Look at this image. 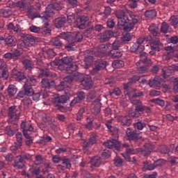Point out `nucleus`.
<instances>
[{
    "label": "nucleus",
    "instance_id": "obj_12",
    "mask_svg": "<svg viewBox=\"0 0 178 178\" xmlns=\"http://www.w3.org/2000/svg\"><path fill=\"white\" fill-rule=\"evenodd\" d=\"M165 70H163L162 74L163 79H166L169 77V76H172V74H175V72H178V65H168L165 67Z\"/></svg>",
    "mask_w": 178,
    "mask_h": 178
},
{
    "label": "nucleus",
    "instance_id": "obj_33",
    "mask_svg": "<svg viewBox=\"0 0 178 178\" xmlns=\"http://www.w3.org/2000/svg\"><path fill=\"white\" fill-rule=\"evenodd\" d=\"M95 98H97V91L95 90H89L86 97L87 102H92V100L95 99Z\"/></svg>",
    "mask_w": 178,
    "mask_h": 178
},
{
    "label": "nucleus",
    "instance_id": "obj_36",
    "mask_svg": "<svg viewBox=\"0 0 178 178\" xmlns=\"http://www.w3.org/2000/svg\"><path fill=\"white\" fill-rule=\"evenodd\" d=\"M112 66L114 69H120L124 66V61L122 60H115L112 63Z\"/></svg>",
    "mask_w": 178,
    "mask_h": 178
},
{
    "label": "nucleus",
    "instance_id": "obj_23",
    "mask_svg": "<svg viewBox=\"0 0 178 178\" xmlns=\"http://www.w3.org/2000/svg\"><path fill=\"white\" fill-rule=\"evenodd\" d=\"M25 163L26 161L22 160V157L19 155L15 156L13 166L15 168V169H23Z\"/></svg>",
    "mask_w": 178,
    "mask_h": 178
},
{
    "label": "nucleus",
    "instance_id": "obj_29",
    "mask_svg": "<svg viewBox=\"0 0 178 178\" xmlns=\"http://www.w3.org/2000/svg\"><path fill=\"white\" fill-rule=\"evenodd\" d=\"M23 90L25 95L27 97H31L33 96V94H34V89H33V87L31 86L28 85L27 83H24L23 86Z\"/></svg>",
    "mask_w": 178,
    "mask_h": 178
},
{
    "label": "nucleus",
    "instance_id": "obj_19",
    "mask_svg": "<svg viewBox=\"0 0 178 178\" xmlns=\"http://www.w3.org/2000/svg\"><path fill=\"white\" fill-rule=\"evenodd\" d=\"M103 145L109 149L115 148L118 151L120 149V145L119 144V143H118V140L115 139L108 140L107 141L104 142Z\"/></svg>",
    "mask_w": 178,
    "mask_h": 178
},
{
    "label": "nucleus",
    "instance_id": "obj_3",
    "mask_svg": "<svg viewBox=\"0 0 178 178\" xmlns=\"http://www.w3.org/2000/svg\"><path fill=\"white\" fill-rule=\"evenodd\" d=\"M69 99H70V97L67 95H63L54 97V102L55 107L57 108L58 111L63 112L65 111V106H62V104H66Z\"/></svg>",
    "mask_w": 178,
    "mask_h": 178
},
{
    "label": "nucleus",
    "instance_id": "obj_2",
    "mask_svg": "<svg viewBox=\"0 0 178 178\" xmlns=\"http://www.w3.org/2000/svg\"><path fill=\"white\" fill-rule=\"evenodd\" d=\"M61 36L68 42L72 41L75 44L76 42H81L83 40V33L80 32H63V34H62Z\"/></svg>",
    "mask_w": 178,
    "mask_h": 178
},
{
    "label": "nucleus",
    "instance_id": "obj_20",
    "mask_svg": "<svg viewBox=\"0 0 178 178\" xmlns=\"http://www.w3.org/2000/svg\"><path fill=\"white\" fill-rule=\"evenodd\" d=\"M81 86H83L85 90H90V88L92 87V79L91 76L89 75H85L83 79H82Z\"/></svg>",
    "mask_w": 178,
    "mask_h": 178
},
{
    "label": "nucleus",
    "instance_id": "obj_10",
    "mask_svg": "<svg viewBox=\"0 0 178 178\" xmlns=\"http://www.w3.org/2000/svg\"><path fill=\"white\" fill-rule=\"evenodd\" d=\"M17 112L16 106H12L8 108V115L11 120H10V123H12V124H16V120H19V115Z\"/></svg>",
    "mask_w": 178,
    "mask_h": 178
},
{
    "label": "nucleus",
    "instance_id": "obj_13",
    "mask_svg": "<svg viewBox=\"0 0 178 178\" xmlns=\"http://www.w3.org/2000/svg\"><path fill=\"white\" fill-rule=\"evenodd\" d=\"M12 76L17 81H23V83H29V79L24 72H18L16 70L13 71Z\"/></svg>",
    "mask_w": 178,
    "mask_h": 178
},
{
    "label": "nucleus",
    "instance_id": "obj_28",
    "mask_svg": "<svg viewBox=\"0 0 178 178\" xmlns=\"http://www.w3.org/2000/svg\"><path fill=\"white\" fill-rule=\"evenodd\" d=\"M108 54V56L113 59H118L123 56V53L120 50H110Z\"/></svg>",
    "mask_w": 178,
    "mask_h": 178
},
{
    "label": "nucleus",
    "instance_id": "obj_50",
    "mask_svg": "<svg viewBox=\"0 0 178 178\" xmlns=\"http://www.w3.org/2000/svg\"><path fill=\"white\" fill-rule=\"evenodd\" d=\"M107 50L108 47H106L105 44H100L97 47V52L101 54V55H105Z\"/></svg>",
    "mask_w": 178,
    "mask_h": 178
},
{
    "label": "nucleus",
    "instance_id": "obj_38",
    "mask_svg": "<svg viewBox=\"0 0 178 178\" xmlns=\"http://www.w3.org/2000/svg\"><path fill=\"white\" fill-rule=\"evenodd\" d=\"M159 28L156 26L154 24H152L149 27V31H150L151 34L154 35V37H156L158 35V31Z\"/></svg>",
    "mask_w": 178,
    "mask_h": 178
},
{
    "label": "nucleus",
    "instance_id": "obj_9",
    "mask_svg": "<svg viewBox=\"0 0 178 178\" xmlns=\"http://www.w3.org/2000/svg\"><path fill=\"white\" fill-rule=\"evenodd\" d=\"M118 35L119 31H105L104 32L99 33V37H100V41L102 42H106V41L109 40V39L111 37H113V35Z\"/></svg>",
    "mask_w": 178,
    "mask_h": 178
},
{
    "label": "nucleus",
    "instance_id": "obj_31",
    "mask_svg": "<svg viewBox=\"0 0 178 178\" xmlns=\"http://www.w3.org/2000/svg\"><path fill=\"white\" fill-rule=\"evenodd\" d=\"M6 45L8 47H16L17 40L13 35H9L5 39Z\"/></svg>",
    "mask_w": 178,
    "mask_h": 178
},
{
    "label": "nucleus",
    "instance_id": "obj_4",
    "mask_svg": "<svg viewBox=\"0 0 178 178\" xmlns=\"http://www.w3.org/2000/svg\"><path fill=\"white\" fill-rule=\"evenodd\" d=\"M116 17L118 20V30H124V26L126 25V22H127V19L129 16L124 11L121 10L116 13Z\"/></svg>",
    "mask_w": 178,
    "mask_h": 178
},
{
    "label": "nucleus",
    "instance_id": "obj_47",
    "mask_svg": "<svg viewBox=\"0 0 178 178\" xmlns=\"http://www.w3.org/2000/svg\"><path fill=\"white\" fill-rule=\"evenodd\" d=\"M170 81L173 83V90L175 92H178V78L172 76L170 79Z\"/></svg>",
    "mask_w": 178,
    "mask_h": 178
},
{
    "label": "nucleus",
    "instance_id": "obj_37",
    "mask_svg": "<svg viewBox=\"0 0 178 178\" xmlns=\"http://www.w3.org/2000/svg\"><path fill=\"white\" fill-rule=\"evenodd\" d=\"M0 16L3 17H10L12 16V10L9 8L0 10Z\"/></svg>",
    "mask_w": 178,
    "mask_h": 178
},
{
    "label": "nucleus",
    "instance_id": "obj_42",
    "mask_svg": "<svg viewBox=\"0 0 178 178\" xmlns=\"http://www.w3.org/2000/svg\"><path fill=\"white\" fill-rule=\"evenodd\" d=\"M145 17H149V19H154V17H156V10L152 9L146 10L145 12Z\"/></svg>",
    "mask_w": 178,
    "mask_h": 178
},
{
    "label": "nucleus",
    "instance_id": "obj_5",
    "mask_svg": "<svg viewBox=\"0 0 178 178\" xmlns=\"http://www.w3.org/2000/svg\"><path fill=\"white\" fill-rule=\"evenodd\" d=\"M108 63L106 60H99L95 61L94 65L95 67L90 70V74L92 76H95V74H98V72L100 70H104L106 66H108Z\"/></svg>",
    "mask_w": 178,
    "mask_h": 178
},
{
    "label": "nucleus",
    "instance_id": "obj_30",
    "mask_svg": "<svg viewBox=\"0 0 178 178\" xmlns=\"http://www.w3.org/2000/svg\"><path fill=\"white\" fill-rule=\"evenodd\" d=\"M131 38H133V37L131 36V33H127L125 34H123L122 37L120 38V44L124 45L125 44H128L129 41H131Z\"/></svg>",
    "mask_w": 178,
    "mask_h": 178
},
{
    "label": "nucleus",
    "instance_id": "obj_40",
    "mask_svg": "<svg viewBox=\"0 0 178 178\" xmlns=\"http://www.w3.org/2000/svg\"><path fill=\"white\" fill-rule=\"evenodd\" d=\"M22 65L26 70H31L33 69V63L29 59H24L22 61Z\"/></svg>",
    "mask_w": 178,
    "mask_h": 178
},
{
    "label": "nucleus",
    "instance_id": "obj_43",
    "mask_svg": "<svg viewBox=\"0 0 178 178\" xmlns=\"http://www.w3.org/2000/svg\"><path fill=\"white\" fill-rule=\"evenodd\" d=\"M111 13H112V8H111L109 6H107L105 7L104 12L101 13L100 15L103 16V19H108V17L111 16Z\"/></svg>",
    "mask_w": 178,
    "mask_h": 178
},
{
    "label": "nucleus",
    "instance_id": "obj_58",
    "mask_svg": "<svg viewBox=\"0 0 178 178\" xmlns=\"http://www.w3.org/2000/svg\"><path fill=\"white\" fill-rule=\"evenodd\" d=\"M151 102H152L153 104H156L157 105H159L160 106H162V107L165 106V101L159 98L152 99L151 100Z\"/></svg>",
    "mask_w": 178,
    "mask_h": 178
},
{
    "label": "nucleus",
    "instance_id": "obj_8",
    "mask_svg": "<svg viewBox=\"0 0 178 178\" xmlns=\"http://www.w3.org/2000/svg\"><path fill=\"white\" fill-rule=\"evenodd\" d=\"M21 37L24 40V44H27L28 47H33L35 42H40L41 39L31 35L22 33Z\"/></svg>",
    "mask_w": 178,
    "mask_h": 178
},
{
    "label": "nucleus",
    "instance_id": "obj_24",
    "mask_svg": "<svg viewBox=\"0 0 178 178\" xmlns=\"http://www.w3.org/2000/svg\"><path fill=\"white\" fill-rule=\"evenodd\" d=\"M41 87L42 88H53V87H55V81L54 80H49L48 79H42V81H41Z\"/></svg>",
    "mask_w": 178,
    "mask_h": 178
},
{
    "label": "nucleus",
    "instance_id": "obj_51",
    "mask_svg": "<svg viewBox=\"0 0 178 178\" xmlns=\"http://www.w3.org/2000/svg\"><path fill=\"white\" fill-rule=\"evenodd\" d=\"M24 137L26 138L25 144L27 145V147H30L31 144L33 143V137L30 136V134H26L24 135Z\"/></svg>",
    "mask_w": 178,
    "mask_h": 178
},
{
    "label": "nucleus",
    "instance_id": "obj_14",
    "mask_svg": "<svg viewBox=\"0 0 178 178\" xmlns=\"http://www.w3.org/2000/svg\"><path fill=\"white\" fill-rule=\"evenodd\" d=\"M86 99V93L83 91L78 92L76 97L71 101L70 106H74L76 104H81Z\"/></svg>",
    "mask_w": 178,
    "mask_h": 178
},
{
    "label": "nucleus",
    "instance_id": "obj_64",
    "mask_svg": "<svg viewBox=\"0 0 178 178\" xmlns=\"http://www.w3.org/2000/svg\"><path fill=\"white\" fill-rule=\"evenodd\" d=\"M171 26H177L178 24V18L177 16L173 15L170 19Z\"/></svg>",
    "mask_w": 178,
    "mask_h": 178
},
{
    "label": "nucleus",
    "instance_id": "obj_11",
    "mask_svg": "<svg viewBox=\"0 0 178 178\" xmlns=\"http://www.w3.org/2000/svg\"><path fill=\"white\" fill-rule=\"evenodd\" d=\"M73 62V57L72 56H65L61 58H59L58 60H55L54 63L56 65V66H60V65H63V66H69V65L72 64Z\"/></svg>",
    "mask_w": 178,
    "mask_h": 178
},
{
    "label": "nucleus",
    "instance_id": "obj_6",
    "mask_svg": "<svg viewBox=\"0 0 178 178\" xmlns=\"http://www.w3.org/2000/svg\"><path fill=\"white\" fill-rule=\"evenodd\" d=\"M20 56H22V52L17 49H15L14 50H11V52L6 53L3 58L6 60H17L20 59Z\"/></svg>",
    "mask_w": 178,
    "mask_h": 178
},
{
    "label": "nucleus",
    "instance_id": "obj_63",
    "mask_svg": "<svg viewBox=\"0 0 178 178\" xmlns=\"http://www.w3.org/2000/svg\"><path fill=\"white\" fill-rule=\"evenodd\" d=\"M15 6L19 8V10H26V3L22 1L17 2Z\"/></svg>",
    "mask_w": 178,
    "mask_h": 178
},
{
    "label": "nucleus",
    "instance_id": "obj_1",
    "mask_svg": "<svg viewBox=\"0 0 178 178\" xmlns=\"http://www.w3.org/2000/svg\"><path fill=\"white\" fill-rule=\"evenodd\" d=\"M132 104L135 105V109L133 108H129V110L127 112L128 116L129 118H135L137 119V118H140V116H142V114L140 112H145L147 113V115H149L151 113V108L148 106H145L143 105V102L138 99H135L133 101Z\"/></svg>",
    "mask_w": 178,
    "mask_h": 178
},
{
    "label": "nucleus",
    "instance_id": "obj_57",
    "mask_svg": "<svg viewBox=\"0 0 178 178\" xmlns=\"http://www.w3.org/2000/svg\"><path fill=\"white\" fill-rule=\"evenodd\" d=\"M49 8H53L54 10H62V9L63 8V7L60 6V3L58 2L50 3Z\"/></svg>",
    "mask_w": 178,
    "mask_h": 178
},
{
    "label": "nucleus",
    "instance_id": "obj_52",
    "mask_svg": "<svg viewBox=\"0 0 178 178\" xmlns=\"http://www.w3.org/2000/svg\"><path fill=\"white\" fill-rule=\"evenodd\" d=\"M47 26H49V24L48 23H45L44 26L40 29V33H42L43 35L51 34V29L48 28Z\"/></svg>",
    "mask_w": 178,
    "mask_h": 178
},
{
    "label": "nucleus",
    "instance_id": "obj_26",
    "mask_svg": "<svg viewBox=\"0 0 178 178\" xmlns=\"http://www.w3.org/2000/svg\"><path fill=\"white\" fill-rule=\"evenodd\" d=\"M63 34V32L60 33L57 37L53 38L51 40V44L54 47H57V48H60L63 43L62 41H60V38H63V40H65V38L62 37L61 35Z\"/></svg>",
    "mask_w": 178,
    "mask_h": 178
},
{
    "label": "nucleus",
    "instance_id": "obj_61",
    "mask_svg": "<svg viewBox=\"0 0 178 178\" xmlns=\"http://www.w3.org/2000/svg\"><path fill=\"white\" fill-rule=\"evenodd\" d=\"M75 45H76V43L73 41H71V42L68 43L67 45L65 46V48L68 51H74Z\"/></svg>",
    "mask_w": 178,
    "mask_h": 178
},
{
    "label": "nucleus",
    "instance_id": "obj_53",
    "mask_svg": "<svg viewBox=\"0 0 178 178\" xmlns=\"http://www.w3.org/2000/svg\"><path fill=\"white\" fill-rule=\"evenodd\" d=\"M168 30H169V24H168V23H166V22H163L161 24L160 31L161 33H163V34H166L168 33Z\"/></svg>",
    "mask_w": 178,
    "mask_h": 178
},
{
    "label": "nucleus",
    "instance_id": "obj_16",
    "mask_svg": "<svg viewBox=\"0 0 178 178\" xmlns=\"http://www.w3.org/2000/svg\"><path fill=\"white\" fill-rule=\"evenodd\" d=\"M118 122L120 123L121 126L129 127V126H131V123H133V119L130 118V116L127 115H120L118 118Z\"/></svg>",
    "mask_w": 178,
    "mask_h": 178
},
{
    "label": "nucleus",
    "instance_id": "obj_48",
    "mask_svg": "<svg viewBox=\"0 0 178 178\" xmlns=\"http://www.w3.org/2000/svg\"><path fill=\"white\" fill-rule=\"evenodd\" d=\"M86 75L81 74V73H79L76 72L74 74L73 79L74 80H75V81H78L79 83H80L81 84V82L83 81V79H84Z\"/></svg>",
    "mask_w": 178,
    "mask_h": 178
},
{
    "label": "nucleus",
    "instance_id": "obj_45",
    "mask_svg": "<svg viewBox=\"0 0 178 178\" xmlns=\"http://www.w3.org/2000/svg\"><path fill=\"white\" fill-rule=\"evenodd\" d=\"M84 62L86 63L85 69H88L94 62V56H87V58H84Z\"/></svg>",
    "mask_w": 178,
    "mask_h": 178
},
{
    "label": "nucleus",
    "instance_id": "obj_32",
    "mask_svg": "<svg viewBox=\"0 0 178 178\" xmlns=\"http://www.w3.org/2000/svg\"><path fill=\"white\" fill-rule=\"evenodd\" d=\"M101 166V157L95 156L91 159L90 168H99Z\"/></svg>",
    "mask_w": 178,
    "mask_h": 178
},
{
    "label": "nucleus",
    "instance_id": "obj_17",
    "mask_svg": "<svg viewBox=\"0 0 178 178\" xmlns=\"http://www.w3.org/2000/svg\"><path fill=\"white\" fill-rule=\"evenodd\" d=\"M67 22V19L64 15H61L53 20V23L56 29H62V27L66 24Z\"/></svg>",
    "mask_w": 178,
    "mask_h": 178
},
{
    "label": "nucleus",
    "instance_id": "obj_60",
    "mask_svg": "<svg viewBox=\"0 0 178 178\" xmlns=\"http://www.w3.org/2000/svg\"><path fill=\"white\" fill-rule=\"evenodd\" d=\"M140 0H129L127 3L129 8H131L132 9H136L137 7V3Z\"/></svg>",
    "mask_w": 178,
    "mask_h": 178
},
{
    "label": "nucleus",
    "instance_id": "obj_62",
    "mask_svg": "<svg viewBox=\"0 0 178 178\" xmlns=\"http://www.w3.org/2000/svg\"><path fill=\"white\" fill-rule=\"evenodd\" d=\"M149 66L148 65H143L138 68V72L143 74V73H147L148 72Z\"/></svg>",
    "mask_w": 178,
    "mask_h": 178
},
{
    "label": "nucleus",
    "instance_id": "obj_39",
    "mask_svg": "<svg viewBox=\"0 0 178 178\" xmlns=\"http://www.w3.org/2000/svg\"><path fill=\"white\" fill-rule=\"evenodd\" d=\"M8 92L9 97H15V95L17 92V88L15 85H10L8 88Z\"/></svg>",
    "mask_w": 178,
    "mask_h": 178
},
{
    "label": "nucleus",
    "instance_id": "obj_55",
    "mask_svg": "<svg viewBox=\"0 0 178 178\" xmlns=\"http://www.w3.org/2000/svg\"><path fill=\"white\" fill-rule=\"evenodd\" d=\"M48 71L49 70H40L38 77H39V79H43V77H48Z\"/></svg>",
    "mask_w": 178,
    "mask_h": 178
},
{
    "label": "nucleus",
    "instance_id": "obj_27",
    "mask_svg": "<svg viewBox=\"0 0 178 178\" xmlns=\"http://www.w3.org/2000/svg\"><path fill=\"white\" fill-rule=\"evenodd\" d=\"M148 85L152 88H161V78L156 76L154 77L153 79H149Z\"/></svg>",
    "mask_w": 178,
    "mask_h": 178
},
{
    "label": "nucleus",
    "instance_id": "obj_22",
    "mask_svg": "<svg viewBox=\"0 0 178 178\" xmlns=\"http://www.w3.org/2000/svg\"><path fill=\"white\" fill-rule=\"evenodd\" d=\"M138 23V19H131V22H130V19H129V17L127 18V21L125 22V25L124 26V31H131L133 29H134V25L137 24Z\"/></svg>",
    "mask_w": 178,
    "mask_h": 178
},
{
    "label": "nucleus",
    "instance_id": "obj_56",
    "mask_svg": "<svg viewBox=\"0 0 178 178\" xmlns=\"http://www.w3.org/2000/svg\"><path fill=\"white\" fill-rule=\"evenodd\" d=\"M111 151L106 149H104L102 153L101 154V156L104 159H109V158H111Z\"/></svg>",
    "mask_w": 178,
    "mask_h": 178
},
{
    "label": "nucleus",
    "instance_id": "obj_49",
    "mask_svg": "<svg viewBox=\"0 0 178 178\" xmlns=\"http://www.w3.org/2000/svg\"><path fill=\"white\" fill-rule=\"evenodd\" d=\"M143 165H144V169L145 170H154V169H155V168H156V167H155L154 163L149 164V163L147 161H144Z\"/></svg>",
    "mask_w": 178,
    "mask_h": 178
},
{
    "label": "nucleus",
    "instance_id": "obj_46",
    "mask_svg": "<svg viewBox=\"0 0 178 178\" xmlns=\"http://www.w3.org/2000/svg\"><path fill=\"white\" fill-rule=\"evenodd\" d=\"M28 17L29 19H31V20H34V19H36L37 17H41L43 20H48V18L45 16L41 17L38 12L32 13V14L29 15V17Z\"/></svg>",
    "mask_w": 178,
    "mask_h": 178
},
{
    "label": "nucleus",
    "instance_id": "obj_21",
    "mask_svg": "<svg viewBox=\"0 0 178 178\" xmlns=\"http://www.w3.org/2000/svg\"><path fill=\"white\" fill-rule=\"evenodd\" d=\"M88 22V17L86 16H81L76 19V26L78 27V29H81L83 30V29H86V25L87 24Z\"/></svg>",
    "mask_w": 178,
    "mask_h": 178
},
{
    "label": "nucleus",
    "instance_id": "obj_41",
    "mask_svg": "<svg viewBox=\"0 0 178 178\" xmlns=\"http://www.w3.org/2000/svg\"><path fill=\"white\" fill-rule=\"evenodd\" d=\"M15 137L17 140L15 144L19 147H22V145H23V135L21 132H18L16 134Z\"/></svg>",
    "mask_w": 178,
    "mask_h": 178
},
{
    "label": "nucleus",
    "instance_id": "obj_18",
    "mask_svg": "<svg viewBox=\"0 0 178 178\" xmlns=\"http://www.w3.org/2000/svg\"><path fill=\"white\" fill-rule=\"evenodd\" d=\"M138 152H141L143 156H148L152 152V145L150 143H145L143 148L136 149Z\"/></svg>",
    "mask_w": 178,
    "mask_h": 178
},
{
    "label": "nucleus",
    "instance_id": "obj_25",
    "mask_svg": "<svg viewBox=\"0 0 178 178\" xmlns=\"http://www.w3.org/2000/svg\"><path fill=\"white\" fill-rule=\"evenodd\" d=\"M145 49V47L143 44H139L136 42L131 44V51L134 52L136 55L141 54Z\"/></svg>",
    "mask_w": 178,
    "mask_h": 178
},
{
    "label": "nucleus",
    "instance_id": "obj_15",
    "mask_svg": "<svg viewBox=\"0 0 178 178\" xmlns=\"http://www.w3.org/2000/svg\"><path fill=\"white\" fill-rule=\"evenodd\" d=\"M126 134L129 140H136L141 138V136H140V134L137 132V130H133L131 128L127 129Z\"/></svg>",
    "mask_w": 178,
    "mask_h": 178
},
{
    "label": "nucleus",
    "instance_id": "obj_54",
    "mask_svg": "<svg viewBox=\"0 0 178 178\" xmlns=\"http://www.w3.org/2000/svg\"><path fill=\"white\" fill-rule=\"evenodd\" d=\"M114 165L117 168H120L122 165H123V159H122L120 156H116L114 160Z\"/></svg>",
    "mask_w": 178,
    "mask_h": 178
},
{
    "label": "nucleus",
    "instance_id": "obj_59",
    "mask_svg": "<svg viewBox=\"0 0 178 178\" xmlns=\"http://www.w3.org/2000/svg\"><path fill=\"white\" fill-rule=\"evenodd\" d=\"M159 150L161 154H169V152H170V149H169L168 146L165 145H161L160 147Z\"/></svg>",
    "mask_w": 178,
    "mask_h": 178
},
{
    "label": "nucleus",
    "instance_id": "obj_35",
    "mask_svg": "<svg viewBox=\"0 0 178 178\" xmlns=\"http://www.w3.org/2000/svg\"><path fill=\"white\" fill-rule=\"evenodd\" d=\"M50 4H49L47 8H46V10L44 12V17H47V19H48V17H52V16L55 15V12H54V8H51L49 7Z\"/></svg>",
    "mask_w": 178,
    "mask_h": 178
},
{
    "label": "nucleus",
    "instance_id": "obj_7",
    "mask_svg": "<svg viewBox=\"0 0 178 178\" xmlns=\"http://www.w3.org/2000/svg\"><path fill=\"white\" fill-rule=\"evenodd\" d=\"M58 69L61 72H65L67 74H72L74 73V72H77V70H79V65L74 63H71V64L67 66L60 65V66L58 67Z\"/></svg>",
    "mask_w": 178,
    "mask_h": 178
},
{
    "label": "nucleus",
    "instance_id": "obj_34",
    "mask_svg": "<svg viewBox=\"0 0 178 178\" xmlns=\"http://www.w3.org/2000/svg\"><path fill=\"white\" fill-rule=\"evenodd\" d=\"M92 104L94 105V111L96 113H99L101 112V99H95L94 101L92 102Z\"/></svg>",
    "mask_w": 178,
    "mask_h": 178
},
{
    "label": "nucleus",
    "instance_id": "obj_44",
    "mask_svg": "<svg viewBox=\"0 0 178 178\" xmlns=\"http://www.w3.org/2000/svg\"><path fill=\"white\" fill-rule=\"evenodd\" d=\"M0 70V79H3V80H6L8 76H9V72H8V68L4 67L1 68Z\"/></svg>",
    "mask_w": 178,
    "mask_h": 178
}]
</instances>
